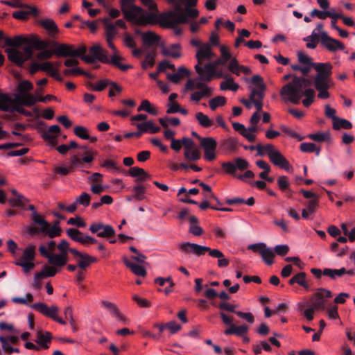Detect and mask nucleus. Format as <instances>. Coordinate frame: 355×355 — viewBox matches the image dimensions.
Wrapping results in <instances>:
<instances>
[{
    "label": "nucleus",
    "instance_id": "nucleus-51",
    "mask_svg": "<svg viewBox=\"0 0 355 355\" xmlns=\"http://www.w3.org/2000/svg\"><path fill=\"white\" fill-rule=\"evenodd\" d=\"M333 128L335 130H340L342 128L351 129L352 128V124L347 119L338 117L337 119H335V121L333 122Z\"/></svg>",
    "mask_w": 355,
    "mask_h": 355
},
{
    "label": "nucleus",
    "instance_id": "nucleus-62",
    "mask_svg": "<svg viewBox=\"0 0 355 355\" xmlns=\"http://www.w3.org/2000/svg\"><path fill=\"white\" fill-rule=\"evenodd\" d=\"M39 15V11L35 7H32L24 4V20L28 18L30 16L36 17Z\"/></svg>",
    "mask_w": 355,
    "mask_h": 355
},
{
    "label": "nucleus",
    "instance_id": "nucleus-24",
    "mask_svg": "<svg viewBox=\"0 0 355 355\" xmlns=\"http://www.w3.org/2000/svg\"><path fill=\"white\" fill-rule=\"evenodd\" d=\"M331 297V292L325 288H318L311 298L315 309L324 308L326 299Z\"/></svg>",
    "mask_w": 355,
    "mask_h": 355
},
{
    "label": "nucleus",
    "instance_id": "nucleus-9",
    "mask_svg": "<svg viewBox=\"0 0 355 355\" xmlns=\"http://www.w3.org/2000/svg\"><path fill=\"white\" fill-rule=\"evenodd\" d=\"M30 74L33 75L38 71L46 72L49 76L53 78L55 80L62 82L63 78L60 72L54 67L53 64L50 61H45L43 62H33L27 68Z\"/></svg>",
    "mask_w": 355,
    "mask_h": 355
},
{
    "label": "nucleus",
    "instance_id": "nucleus-52",
    "mask_svg": "<svg viewBox=\"0 0 355 355\" xmlns=\"http://www.w3.org/2000/svg\"><path fill=\"white\" fill-rule=\"evenodd\" d=\"M121 60L122 58L120 55H119L118 53H114L110 58L109 63H112L113 65L117 67L121 71H125L131 67L130 65L121 63Z\"/></svg>",
    "mask_w": 355,
    "mask_h": 355
},
{
    "label": "nucleus",
    "instance_id": "nucleus-1",
    "mask_svg": "<svg viewBox=\"0 0 355 355\" xmlns=\"http://www.w3.org/2000/svg\"><path fill=\"white\" fill-rule=\"evenodd\" d=\"M121 10L124 13L125 17L130 21L138 25L156 24H158L164 28H173L176 35H181L182 28L178 27L180 24H186L191 19H195L196 17H189L185 21H180L178 19L180 15H186V8L176 10L157 14L151 12H148L140 7L134 4V0H121Z\"/></svg>",
    "mask_w": 355,
    "mask_h": 355
},
{
    "label": "nucleus",
    "instance_id": "nucleus-30",
    "mask_svg": "<svg viewBox=\"0 0 355 355\" xmlns=\"http://www.w3.org/2000/svg\"><path fill=\"white\" fill-rule=\"evenodd\" d=\"M220 149L226 154L234 153L238 149V141L233 137L224 139L220 141Z\"/></svg>",
    "mask_w": 355,
    "mask_h": 355
},
{
    "label": "nucleus",
    "instance_id": "nucleus-60",
    "mask_svg": "<svg viewBox=\"0 0 355 355\" xmlns=\"http://www.w3.org/2000/svg\"><path fill=\"white\" fill-rule=\"evenodd\" d=\"M220 58L227 63L229 60L233 58L230 49L227 46H220Z\"/></svg>",
    "mask_w": 355,
    "mask_h": 355
},
{
    "label": "nucleus",
    "instance_id": "nucleus-10",
    "mask_svg": "<svg viewBox=\"0 0 355 355\" xmlns=\"http://www.w3.org/2000/svg\"><path fill=\"white\" fill-rule=\"evenodd\" d=\"M31 308L37 311L43 315L52 319L60 324H66L65 320L58 316L59 308L56 305L48 306L45 303L38 302L29 305Z\"/></svg>",
    "mask_w": 355,
    "mask_h": 355
},
{
    "label": "nucleus",
    "instance_id": "nucleus-49",
    "mask_svg": "<svg viewBox=\"0 0 355 355\" xmlns=\"http://www.w3.org/2000/svg\"><path fill=\"white\" fill-rule=\"evenodd\" d=\"M159 122L164 128H167L169 125L178 126L180 124V121L177 117H161L159 119Z\"/></svg>",
    "mask_w": 355,
    "mask_h": 355
},
{
    "label": "nucleus",
    "instance_id": "nucleus-25",
    "mask_svg": "<svg viewBox=\"0 0 355 355\" xmlns=\"http://www.w3.org/2000/svg\"><path fill=\"white\" fill-rule=\"evenodd\" d=\"M101 304L103 308L107 309L110 312V314L116 318L119 322H123L125 324H128V319L120 311L114 303L107 300H102Z\"/></svg>",
    "mask_w": 355,
    "mask_h": 355
},
{
    "label": "nucleus",
    "instance_id": "nucleus-46",
    "mask_svg": "<svg viewBox=\"0 0 355 355\" xmlns=\"http://www.w3.org/2000/svg\"><path fill=\"white\" fill-rule=\"evenodd\" d=\"M308 137L316 142L330 141L331 135L329 131L319 132L309 135Z\"/></svg>",
    "mask_w": 355,
    "mask_h": 355
},
{
    "label": "nucleus",
    "instance_id": "nucleus-45",
    "mask_svg": "<svg viewBox=\"0 0 355 355\" xmlns=\"http://www.w3.org/2000/svg\"><path fill=\"white\" fill-rule=\"evenodd\" d=\"M346 269L343 267L340 269L325 268L322 270L323 275L335 279L336 277H340L345 275Z\"/></svg>",
    "mask_w": 355,
    "mask_h": 355
},
{
    "label": "nucleus",
    "instance_id": "nucleus-54",
    "mask_svg": "<svg viewBox=\"0 0 355 355\" xmlns=\"http://www.w3.org/2000/svg\"><path fill=\"white\" fill-rule=\"evenodd\" d=\"M300 150L304 153H315L316 156H318L320 153V148L317 147L313 143H302L300 147Z\"/></svg>",
    "mask_w": 355,
    "mask_h": 355
},
{
    "label": "nucleus",
    "instance_id": "nucleus-42",
    "mask_svg": "<svg viewBox=\"0 0 355 355\" xmlns=\"http://www.w3.org/2000/svg\"><path fill=\"white\" fill-rule=\"evenodd\" d=\"M123 261L125 266L129 268L135 275L141 277H145L146 275V269L142 266L134 263L126 258H124Z\"/></svg>",
    "mask_w": 355,
    "mask_h": 355
},
{
    "label": "nucleus",
    "instance_id": "nucleus-22",
    "mask_svg": "<svg viewBox=\"0 0 355 355\" xmlns=\"http://www.w3.org/2000/svg\"><path fill=\"white\" fill-rule=\"evenodd\" d=\"M110 86L109 96H114L113 89H114L118 93L121 92L122 88L120 85L114 82H111L107 79H102L93 84L91 87L93 90L96 92H101L106 87Z\"/></svg>",
    "mask_w": 355,
    "mask_h": 355
},
{
    "label": "nucleus",
    "instance_id": "nucleus-32",
    "mask_svg": "<svg viewBox=\"0 0 355 355\" xmlns=\"http://www.w3.org/2000/svg\"><path fill=\"white\" fill-rule=\"evenodd\" d=\"M39 24L46 31L48 35L51 37H55L59 33V28L55 21L52 19L49 18L40 20Z\"/></svg>",
    "mask_w": 355,
    "mask_h": 355
},
{
    "label": "nucleus",
    "instance_id": "nucleus-36",
    "mask_svg": "<svg viewBox=\"0 0 355 355\" xmlns=\"http://www.w3.org/2000/svg\"><path fill=\"white\" fill-rule=\"evenodd\" d=\"M48 261L50 264L54 266L61 267L64 266L68 261V255L65 252L52 254Z\"/></svg>",
    "mask_w": 355,
    "mask_h": 355
},
{
    "label": "nucleus",
    "instance_id": "nucleus-29",
    "mask_svg": "<svg viewBox=\"0 0 355 355\" xmlns=\"http://www.w3.org/2000/svg\"><path fill=\"white\" fill-rule=\"evenodd\" d=\"M141 35L145 45H157L161 47L164 44V42L161 40V37L153 31L144 32L141 33Z\"/></svg>",
    "mask_w": 355,
    "mask_h": 355
},
{
    "label": "nucleus",
    "instance_id": "nucleus-31",
    "mask_svg": "<svg viewBox=\"0 0 355 355\" xmlns=\"http://www.w3.org/2000/svg\"><path fill=\"white\" fill-rule=\"evenodd\" d=\"M54 55L58 57H73V45L55 42Z\"/></svg>",
    "mask_w": 355,
    "mask_h": 355
},
{
    "label": "nucleus",
    "instance_id": "nucleus-18",
    "mask_svg": "<svg viewBox=\"0 0 355 355\" xmlns=\"http://www.w3.org/2000/svg\"><path fill=\"white\" fill-rule=\"evenodd\" d=\"M67 234L74 241L78 242L85 245L97 243V240L96 239L84 234L83 232L75 228H69L67 230Z\"/></svg>",
    "mask_w": 355,
    "mask_h": 355
},
{
    "label": "nucleus",
    "instance_id": "nucleus-48",
    "mask_svg": "<svg viewBox=\"0 0 355 355\" xmlns=\"http://www.w3.org/2000/svg\"><path fill=\"white\" fill-rule=\"evenodd\" d=\"M96 261V259L87 254L83 253L78 260V266L82 269H85L92 263Z\"/></svg>",
    "mask_w": 355,
    "mask_h": 355
},
{
    "label": "nucleus",
    "instance_id": "nucleus-38",
    "mask_svg": "<svg viewBox=\"0 0 355 355\" xmlns=\"http://www.w3.org/2000/svg\"><path fill=\"white\" fill-rule=\"evenodd\" d=\"M51 339V335L49 332L46 331L43 333L42 331H38L37 334V338L35 340L36 343L38 346L44 349L49 348V343H50Z\"/></svg>",
    "mask_w": 355,
    "mask_h": 355
},
{
    "label": "nucleus",
    "instance_id": "nucleus-13",
    "mask_svg": "<svg viewBox=\"0 0 355 355\" xmlns=\"http://www.w3.org/2000/svg\"><path fill=\"white\" fill-rule=\"evenodd\" d=\"M48 46L46 42L41 40L37 35H24V55L31 54L33 49L41 50Z\"/></svg>",
    "mask_w": 355,
    "mask_h": 355
},
{
    "label": "nucleus",
    "instance_id": "nucleus-58",
    "mask_svg": "<svg viewBox=\"0 0 355 355\" xmlns=\"http://www.w3.org/2000/svg\"><path fill=\"white\" fill-rule=\"evenodd\" d=\"M73 171V166L67 164H61L60 166L55 167L54 168V173L61 175H68L69 173H71Z\"/></svg>",
    "mask_w": 355,
    "mask_h": 355
},
{
    "label": "nucleus",
    "instance_id": "nucleus-59",
    "mask_svg": "<svg viewBox=\"0 0 355 355\" xmlns=\"http://www.w3.org/2000/svg\"><path fill=\"white\" fill-rule=\"evenodd\" d=\"M189 139V137H182L181 139H173L171 142V148L175 152H179L182 147L185 148L184 139Z\"/></svg>",
    "mask_w": 355,
    "mask_h": 355
},
{
    "label": "nucleus",
    "instance_id": "nucleus-19",
    "mask_svg": "<svg viewBox=\"0 0 355 355\" xmlns=\"http://www.w3.org/2000/svg\"><path fill=\"white\" fill-rule=\"evenodd\" d=\"M180 250L184 253H191L196 256H201L209 250V248L190 242H183L178 244Z\"/></svg>",
    "mask_w": 355,
    "mask_h": 355
},
{
    "label": "nucleus",
    "instance_id": "nucleus-3",
    "mask_svg": "<svg viewBox=\"0 0 355 355\" xmlns=\"http://www.w3.org/2000/svg\"><path fill=\"white\" fill-rule=\"evenodd\" d=\"M313 68L317 73L314 78V86L318 91V97L321 99H327L329 97L328 89L333 85L331 78L332 65L329 62H316L314 64H301L300 72L306 75Z\"/></svg>",
    "mask_w": 355,
    "mask_h": 355
},
{
    "label": "nucleus",
    "instance_id": "nucleus-61",
    "mask_svg": "<svg viewBox=\"0 0 355 355\" xmlns=\"http://www.w3.org/2000/svg\"><path fill=\"white\" fill-rule=\"evenodd\" d=\"M155 53H148L146 57L144 60L142 62V68L144 69H146L149 67H151L155 64Z\"/></svg>",
    "mask_w": 355,
    "mask_h": 355
},
{
    "label": "nucleus",
    "instance_id": "nucleus-15",
    "mask_svg": "<svg viewBox=\"0 0 355 355\" xmlns=\"http://www.w3.org/2000/svg\"><path fill=\"white\" fill-rule=\"evenodd\" d=\"M249 162L241 157L236 158L233 162H227L222 164V168L228 174L236 176V170L243 171L249 167Z\"/></svg>",
    "mask_w": 355,
    "mask_h": 355
},
{
    "label": "nucleus",
    "instance_id": "nucleus-44",
    "mask_svg": "<svg viewBox=\"0 0 355 355\" xmlns=\"http://www.w3.org/2000/svg\"><path fill=\"white\" fill-rule=\"evenodd\" d=\"M196 119H197L199 125L205 128H210L214 123L212 119L202 112H196Z\"/></svg>",
    "mask_w": 355,
    "mask_h": 355
},
{
    "label": "nucleus",
    "instance_id": "nucleus-12",
    "mask_svg": "<svg viewBox=\"0 0 355 355\" xmlns=\"http://www.w3.org/2000/svg\"><path fill=\"white\" fill-rule=\"evenodd\" d=\"M82 60L88 63H94L96 60L101 61L103 63L110 62V58L105 51L98 44L90 47L89 54L86 56H83Z\"/></svg>",
    "mask_w": 355,
    "mask_h": 355
},
{
    "label": "nucleus",
    "instance_id": "nucleus-26",
    "mask_svg": "<svg viewBox=\"0 0 355 355\" xmlns=\"http://www.w3.org/2000/svg\"><path fill=\"white\" fill-rule=\"evenodd\" d=\"M195 69L200 78L205 81H210L215 76L216 70L214 64L210 62L206 64L204 67H202L201 64H196Z\"/></svg>",
    "mask_w": 355,
    "mask_h": 355
},
{
    "label": "nucleus",
    "instance_id": "nucleus-47",
    "mask_svg": "<svg viewBox=\"0 0 355 355\" xmlns=\"http://www.w3.org/2000/svg\"><path fill=\"white\" fill-rule=\"evenodd\" d=\"M138 112L146 111L152 115H157V110L152 105L148 100H143L137 108Z\"/></svg>",
    "mask_w": 355,
    "mask_h": 355
},
{
    "label": "nucleus",
    "instance_id": "nucleus-37",
    "mask_svg": "<svg viewBox=\"0 0 355 355\" xmlns=\"http://www.w3.org/2000/svg\"><path fill=\"white\" fill-rule=\"evenodd\" d=\"M249 330V327L246 324H242L239 326L232 325L228 329H225L224 334L225 335H236L239 336H243L245 334L248 333Z\"/></svg>",
    "mask_w": 355,
    "mask_h": 355
},
{
    "label": "nucleus",
    "instance_id": "nucleus-4",
    "mask_svg": "<svg viewBox=\"0 0 355 355\" xmlns=\"http://www.w3.org/2000/svg\"><path fill=\"white\" fill-rule=\"evenodd\" d=\"M0 42L2 43L3 47H6L5 51L8 60L21 67L22 53L19 49L22 48V35L11 38L6 37L4 33L0 30Z\"/></svg>",
    "mask_w": 355,
    "mask_h": 355
},
{
    "label": "nucleus",
    "instance_id": "nucleus-20",
    "mask_svg": "<svg viewBox=\"0 0 355 355\" xmlns=\"http://www.w3.org/2000/svg\"><path fill=\"white\" fill-rule=\"evenodd\" d=\"M89 230L93 234H96L98 236L106 238L110 237L115 234L114 228L110 225H104L102 223H92L89 227Z\"/></svg>",
    "mask_w": 355,
    "mask_h": 355
},
{
    "label": "nucleus",
    "instance_id": "nucleus-35",
    "mask_svg": "<svg viewBox=\"0 0 355 355\" xmlns=\"http://www.w3.org/2000/svg\"><path fill=\"white\" fill-rule=\"evenodd\" d=\"M288 284L290 285L297 284L306 291H309L310 288V285L306 279V273L304 272H299L294 275L289 279Z\"/></svg>",
    "mask_w": 355,
    "mask_h": 355
},
{
    "label": "nucleus",
    "instance_id": "nucleus-7",
    "mask_svg": "<svg viewBox=\"0 0 355 355\" xmlns=\"http://www.w3.org/2000/svg\"><path fill=\"white\" fill-rule=\"evenodd\" d=\"M17 92L10 101H0V110L22 114V80L17 78Z\"/></svg>",
    "mask_w": 355,
    "mask_h": 355
},
{
    "label": "nucleus",
    "instance_id": "nucleus-28",
    "mask_svg": "<svg viewBox=\"0 0 355 355\" xmlns=\"http://www.w3.org/2000/svg\"><path fill=\"white\" fill-rule=\"evenodd\" d=\"M270 161L275 165L288 172L292 170L288 161L284 157L279 150H277L270 157Z\"/></svg>",
    "mask_w": 355,
    "mask_h": 355
},
{
    "label": "nucleus",
    "instance_id": "nucleus-41",
    "mask_svg": "<svg viewBox=\"0 0 355 355\" xmlns=\"http://www.w3.org/2000/svg\"><path fill=\"white\" fill-rule=\"evenodd\" d=\"M251 83L255 85L257 87H250V92L255 91L258 94L261 93L264 97V90L266 89V85L263 83L262 78L260 76L254 75L251 79Z\"/></svg>",
    "mask_w": 355,
    "mask_h": 355
},
{
    "label": "nucleus",
    "instance_id": "nucleus-55",
    "mask_svg": "<svg viewBox=\"0 0 355 355\" xmlns=\"http://www.w3.org/2000/svg\"><path fill=\"white\" fill-rule=\"evenodd\" d=\"M78 205L88 207L91 201V196L86 192L81 193L75 200Z\"/></svg>",
    "mask_w": 355,
    "mask_h": 355
},
{
    "label": "nucleus",
    "instance_id": "nucleus-43",
    "mask_svg": "<svg viewBox=\"0 0 355 355\" xmlns=\"http://www.w3.org/2000/svg\"><path fill=\"white\" fill-rule=\"evenodd\" d=\"M299 310L302 312L304 316L307 320L311 321L313 319L314 311L316 309L313 305H309L307 302H302L298 304Z\"/></svg>",
    "mask_w": 355,
    "mask_h": 355
},
{
    "label": "nucleus",
    "instance_id": "nucleus-11",
    "mask_svg": "<svg viewBox=\"0 0 355 355\" xmlns=\"http://www.w3.org/2000/svg\"><path fill=\"white\" fill-rule=\"evenodd\" d=\"M248 249L259 254L266 265L270 266L273 263L275 257L274 250L272 248L268 247L265 243L260 242L250 244L248 246Z\"/></svg>",
    "mask_w": 355,
    "mask_h": 355
},
{
    "label": "nucleus",
    "instance_id": "nucleus-50",
    "mask_svg": "<svg viewBox=\"0 0 355 355\" xmlns=\"http://www.w3.org/2000/svg\"><path fill=\"white\" fill-rule=\"evenodd\" d=\"M227 102L226 98L222 96H218L209 101V105L211 110H216L218 107H222L225 105Z\"/></svg>",
    "mask_w": 355,
    "mask_h": 355
},
{
    "label": "nucleus",
    "instance_id": "nucleus-2",
    "mask_svg": "<svg viewBox=\"0 0 355 355\" xmlns=\"http://www.w3.org/2000/svg\"><path fill=\"white\" fill-rule=\"evenodd\" d=\"M309 80L299 76H293V79L284 85L280 90V96L286 103L298 104L302 96V104L304 107H309L314 101L315 93L313 89L306 88L309 85Z\"/></svg>",
    "mask_w": 355,
    "mask_h": 355
},
{
    "label": "nucleus",
    "instance_id": "nucleus-40",
    "mask_svg": "<svg viewBox=\"0 0 355 355\" xmlns=\"http://www.w3.org/2000/svg\"><path fill=\"white\" fill-rule=\"evenodd\" d=\"M129 175L131 177L137 178L138 181H144L150 179V175L146 172L143 168L135 166L132 167L129 170Z\"/></svg>",
    "mask_w": 355,
    "mask_h": 355
},
{
    "label": "nucleus",
    "instance_id": "nucleus-21",
    "mask_svg": "<svg viewBox=\"0 0 355 355\" xmlns=\"http://www.w3.org/2000/svg\"><path fill=\"white\" fill-rule=\"evenodd\" d=\"M263 96L255 91L250 92L249 99H242L241 102L249 110L254 106L258 112L262 111Z\"/></svg>",
    "mask_w": 355,
    "mask_h": 355
},
{
    "label": "nucleus",
    "instance_id": "nucleus-63",
    "mask_svg": "<svg viewBox=\"0 0 355 355\" xmlns=\"http://www.w3.org/2000/svg\"><path fill=\"white\" fill-rule=\"evenodd\" d=\"M133 191L135 194L133 195V198L137 200H142L145 198V188L141 186H135L133 187Z\"/></svg>",
    "mask_w": 355,
    "mask_h": 355
},
{
    "label": "nucleus",
    "instance_id": "nucleus-34",
    "mask_svg": "<svg viewBox=\"0 0 355 355\" xmlns=\"http://www.w3.org/2000/svg\"><path fill=\"white\" fill-rule=\"evenodd\" d=\"M135 126L142 135L144 132L155 134L160 131V128L154 125L152 121H146L143 123H137Z\"/></svg>",
    "mask_w": 355,
    "mask_h": 355
},
{
    "label": "nucleus",
    "instance_id": "nucleus-53",
    "mask_svg": "<svg viewBox=\"0 0 355 355\" xmlns=\"http://www.w3.org/2000/svg\"><path fill=\"white\" fill-rule=\"evenodd\" d=\"M58 270L54 266H45L42 268V270L37 272V277H42L44 279L54 276L57 272Z\"/></svg>",
    "mask_w": 355,
    "mask_h": 355
},
{
    "label": "nucleus",
    "instance_id": "nucleus-33",
    "mask_svg": "<svg viewBox=\"0 0 355 355\" xmlns=\"http://www.w3.org/2000/svg\"><path fill=\"white\" fill-rule=\"evenodd\" d=\"M162 47V53L164 56H168L173 58H178L182 55V48L179 43L173 44L167 47L164 45Z\"/></svg>",
    "mask_w": 355,
    "mask_h": 355
},
{
    "label": "nucleus",
    "instance_id": "nucleus-57",
    "mask_svg": "<svg viewBox=\"0 0 355 355\" xmlns=\"http://www.w3.org/2000/svg\"><path fill=\"white\" fill-rule=\"evenodd\" d=\"M11 192L17 198H10L8 200V202H9L10 205L12 208L19 207L22 206V196L21 195L18 194L17 190L15 189H11Z\"/></svg>",
    "mask_w": 355,
    "mask_h": 355
},
{
    "label": "nucleus",
    "instance_id": "nucleus-5",
    "mask_svg": "<svg viewBox=\"0 0 355 355\" xmlns=\"http://www.w3.org/2000/svg\"><path fill=\"white\" fill-rule=\"evenodd\" d=\"M25 201H27V200L24 198V211L29 209L32 211L31 218L35 224L41 225L42 233L47 235L49 238H54L60 235L62 230L59 227V221H56L51 226L49 222L37 214L34 205H26Z\"/></svg>",
    "mask_w": 355,
    "mask_h": 355
},
{
    "label": "nucleus",
    "instance_id": "nucleus-6",
    "mask_svg": "<svg viewBox=\"0 0 355 355\" xmlns=\"http://www.w3.org/2000/svg\"><path fill=\"white\" fill-rule=\"evenodd\" d=\"M205 80L200 76L194 80L189 79L185 85L184 92L187 90L198 89L193 92L190 96V100L194 102H199L202 98L209 97L212 95L213 88L204 83Z\"/></svg>",
    "mask_w": 355,
    "mask_h": 355
},
{
    "label": "nucleus",
    "instance_id": "nucleus-17",
    "mask_svg": "<svg viewBox=\"0 0 355 355\" xmlns=\"http://www.w3.org/2000/svg\"><path fill=\"white\" fill-rule=\"evenodd\" d=\"M36 245L29 244L24 249V272L32 270L35 265Z\"/></svg>",
    "mask_w": 355,
    "mask_h": 355
},
{
    "label": "nucleus",
    "instance_id": "nucleus-8",
    "mask_svg": "<svg viewBox=\"0 0 355 355\" xmlns=\"http://www.w3.org/2000/svg\"><path fill=\"white\" fill-rule=\"evenodd\" d=\"M168 3L172 5L176 10L182 8H186V15H180L178 17L180 21H185L189 17H198L199 11L194 8L198 0H166Z\"/></svg>",
    "mask_w": 355,
    "mask_h": 355
},
{
    "label": "nucleus",
    "instance_id": "nucleus-56",
    "mask_svg": "<svg viewBox=\"0 0 355 355\" xmlns=\"http://www.w3.org/2000/svg\"><path fill=\"white\" fill-rule=\"evenodd\" d=\"M74 134L82 139H89V130L82 125H77L73 129Z\"/></svg>",
    "mask_w": 355,
    "mask_h": 355
},
{
    "label": "nucleus",
    "instance_id": "nucleus-14",
    "mask_svg": "<svg viewBox=\"0 0 355 355\" xmlns=\"http://www.w3.org/2000/svg\"><path fill=\"white\" fill-rule=\"evenodd\" d=\"M200 144L204 150L205 160L211 162L216 159L217 142L214 138L208 137L200 139Z\"/></svg>",
    "mask_w": 355,
    "mask_h": 355
},
{
    "label": "nucleus",
    "instance_id": "nucleus-23",
    "mask_svg": "<svg viewBox=\"0 0 355 355\" xmlns=\"http://www.w3.org/2000/svg\"><path fill=\"white\" fill-rule=\"evenodd\" d=\"M216 57V54L211 47V44L204 43L203 46L197 49L196 58L198 60V64H202L204 62L210 61Z\"/></svg>",
    "mask_w": 355,
    "mask_h": 355
},
{
    "label": "nucleus",
    "instance_id": "nucleus-27",
    "mask_svg": "<svg viewBox=\"0 0 355 355\" xmlns=\"http://www.w3.org/2000/svg\"><path fill=\"white\" fill-rule=\"evenodd\" d=\"M321 42L322 44L330 51H337L338 50H343L345 46L338 40L334 39L328 35L327 33H321Z\"/></svg>",
    "mask_w": 355,
    "mask_h": 355
},
{
    "label": "nucleus",
    "instance_id": "nucleus-39",
    "mask_svg": "<svg viewBox=\"0 0 355 355\" xmlns=\"http://www.w3.org/2000/svg\"><path fill=\"white\" fill-rule=\"evenodd\" d=\"M224 78L225 80L222 81L220 85V89L221 90H231L232 92H236L238 90L239 85L234 81L232 77L225 74Z\"/></svg>",
    "mask_w": 355,
    "mask_h": 355
},
{
    "label": "nucleus",
    "instance_id": "nucleus-64",
    "mask_svg": "<svg viewBox=\"0 0 355 355\" xmlns=\"http://www.w3.org/2000/svg\"><path fill=\"white\" fill-rule=\"evenodd\" d=\"M235 314L241 319L245 320L249 324H253L254 322V317L250 312H242L237 311Z\"/></svg>",
    "mask_w": 355,
    "mask_h": 355
},
{
    "label": "nucleus",
    "instance_id": "nucleus-16",
    "mask_svg": "<svg viewBox=\"0 0 355 355\" xmlns=\"http://www.w3.org/2000/svg\"><path fill=\"white\" fill-rule=\"evenodd\" d=\"M184 158L188 162H197L201 158V153L195 142L190 138L184 139Z\"/></svg>",
    "mask_w": 355,
    "mask_h": 355
}]
</instances>
